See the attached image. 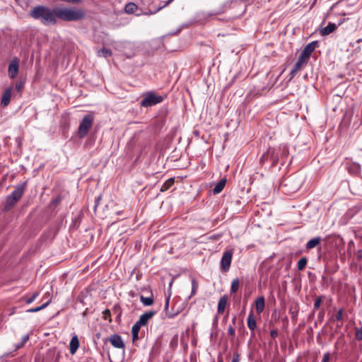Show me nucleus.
I'll return each instance as SVG.
<instances>
[{"label":"nucleus","instance_id":"nucleus-45","mask_svg":"<svg viewBox=\"0 0 362 362\" xmlns=\"http://www.w3.org/2000/svg\"><path fill=\"white\" fill-rule=\"evenodd\" d=\"M61 202V198L59 197L52 201L53 204H57Z\"/></svg>","mask_w":362,"mask_h":362},{"label":"nucleus","instance_id":"nucleus-52","mask_svg":"<svg viewBox=\"0 0 362 362\" xmlns=\"http://www.w3.org/2000/svg\"><path fill=\"white\" fill-rule=\"evenodd\" d=\"M323 315H324V313H320V314H319V317H321V318L322 319Z\"/></svg>","mask_w":362,"mask_h":362},{"label":"nucleus","instance_id":"nucleus-8","mask_svg":"<svg viewBox=\"0 0 362 362\" xmlns=\"http://www.w3.org/2000/svg\"><path fill=\"white\" fill-rule=\"evenodd\" d=\"M317 46V41H312L304 47L300 57L304 59L305 60L308 61L311 54L313 52V51Z\"/></svg>","mask_w":362,"mask_h":362},{"label":"nucleus","instance_id":"nucleus-12","mask_svg":"<svg viewBox=\"0 0 362 362\" xmlns=\"http://www.w3.org/2000/svg\"><path fill=\"white\" fill-rule=\"evenodd\" d=\"M13 88L9 87L5 90V91L3 93L1 100V106L2 107H5L8 105L11 101V93H12Z\"/></svg>","mask_w":362,"mask_h":362},{"label":"nucleus","instance_id":"nucleus-29","mask_svg":"<svg viewBox=\"0 0 362 362\" xmlns=\"http://www.w3.org/2000/svg\"><path fill=\"white\" fill-rule=\"evenodd\" d=\"M29 335L28 334H26L25 336H23L21 339V342L18 343L16 346V349H21L22 348L23 346H24V345L25 344V343L29 340Z\"/></svg>","mask_w":362,"mask_h":362},{"label":"nucleus","instance_id":"nucleus-38","mask_svg":"<svg viewBox=\"0 0 362 362\" xmlns=\"http://www.w3.org/2000/svg\"><path fill=\"white\" fill-rule=\"evenodd\" d=\"M331 355L329 352L325 353L322 357V362H329L330 361Z\"/></svg>","mask_w":362,"mask_h":362},{"label":"nucleus","instance_id":"nucleus-44","mask_svg":"<svg viewBox=\"0 0 362 362\" xmlns=\"http://www.w3.org/2000/svg\"><path fill=\"white\" fill-rule=\"evenodd\" d=\"M357 259L358 260H361L362 259V251L361 250H358L357 252Z\"/></svg>","mask_w":362,"mask_h":362},{"label":"nucleus","instance_id":"nucleus-55","mask_svg":"<svg viewBox=\"0 0 362 362\" xmlns=\"http://www.w3.org/2000/svg\"><path fill=\"white\" fill-rule=\"evenodd\" d=\"M218 362H223V361H218Z\"/></svg>","mask_w":362,"mask_h":362},{"label":"nucleus","instance_id":"nucleus-27","mask_svg":"<svg viewBox=\"0 0 362 362\" xmlns=\"http://www.w3.org/2000/svg\"><path fill=\"white\" fill-rule=\"evenodd\" d=\"M307 262L308 260L306 257H302L301 259H300L297 265L298 269L300 271L303 270L305 268Z\"/></svg>","mask_w":362,"mask_h":362},{"label":"nucleus","instance_id":"nucleus-10","mask_svg":"<svg viewBox=\"0 0 362 362\" xmlns=\"http://www.w3.org/2000/svg\"><path fill=\"white\" fill-rule=\"evenodd\" d=\"M307 63L308 61L305 60L304 59L299 56L297 62H296V64H294V66H293L292 69L290 71L289 76L291 78H293L296 75V74L301 69L303 66H304Z\"/></svg>","mask_w":362,"mask_h":362},{"label":"nucleus","instance_id":"nucleus-20","mask_svg":"<svg viewBox=\"0 0 362 362\" xmlns=\"http://www.w3.org/2000/svg\"><path fill=\"white\" fill-rule=\"evenodd\" d=\"M226 183V179H222L219 182H218L214 188L213 189V192L214 194H219L224 188Z\"/></svg>","mask_w":362,"mask_h":362},{"label":"nucleus","instance_id":"nucleus-41","mask_svg":"<svg viewBox=\"0 0 362 362\" xmlns=\"http://www.w3.org/2000/svg\"><path fill=\"white\" fill-rule=\"evenodd\" d=\"M178 314V313H170V312H165V316L168 317V318H173L175 317Z\"/></svg>","mask_w":362,"mask_h":362},{"label":"nucleus","instance_id":"nucleus-51","mask_svg":"<svg viewBox=\"0 0 362 362\" xmlns=\"http://www.w3.org/2000/svg\"><path fill=\"white\" fill-rule=\"evenodd\" d=\"M283 151L286 153L288 151V149L286 147H284Z\"/></svg>","mask_w":362,"mask_h":362},{"label":"nucleus","instance_id":"nucleus-50","mask_svg":"<svg viewBox=\"0 0 362 362\" xmlns=\"http://www.w3.org/2000/svg\"><path fill=\"white\" fill-rule=\"evenodd\" d=\"M235 321H236V317H234L232 319V322H233V324H235Z\"/></svg>","mask_w":362,"mask_h":362},{"label":"nucleus","instance_id":"nucleus-16","mask_svg":"<svg viewBox=\"0 0 362 362\" xmlns=\"http://www.w3.org/2000/svg\"><path fill=\"white\" fill-rule=\"evenodd\" d=\"M265 306V299L263 296L258 297L255 300V308L258 314L263 312Z\"/></svg>","mask_w":362,"mask_h":362},{"label":"nucleus","instance_id":"nucleus-28","mask_svg":"<svg viewBox=\"0 0 362 362\" xmlns=\"http://www.w3.org/2000/svg\"><path fill=\"white\" fill-rule=\"evenodd\" d=\"M199 284L194 278H192V293L189 296L191 298L192 296L195 295L197 290L198 288Z\"/></svg>","mask_w":362,"mask_h":362},{"label":"nucleus","instance_id":"nucleus-17","mask_svg":"<svg viewBox=\"0 0 362 362\" xmlns=\"http://www.w3.org/2000/svg\"><path fill=\"white\" fill-rule=\"evenodd\" d=\"M228 302V297L226 296H223L220 298L218 303L217 312L218 314H221L224 312L226 304Z\"/></svg>","mask_w":362,"mask_h":362},{"label":"nucleus","instance_id":"nucleus-22","mask_svg":"<svg viewBox=\"0 0 362 362\" xmlns=\"http://www.w3.org/2000/svg\"><path fill=\"white\" fill-rule=\"evenodd\" d=\"M140 300L145 306H150L153 303V296L151 293V296L149 297H144V296H140Z\"/></svg>","mask_w":362,"mask_h":362},{"label":"nucleus","instance_id":"nucleus-53","mask_svg":"<svg viewBox=\"0 0 362 362\" xmlns=\"http://www.w3.org/2000/svg\"><path fill=\"white\" fill-rule=\"evenodd\" d=\"M291 315H292V318H293L294 317H296L295 313H294L293 312H291Z\"/></svg>","mask_w":362,"mask_h":362},{"label":"nucleus","instance_id":"nucleus-23","mask_svg":"<svg viewBox=\"0 0 362 362\" xmlns=\"http://www.w3.org/2000/svg\"><path fill=\"white\" fill-rule=\"evenodd\" d=\"M174 182H175L174 177L169 178L162 185V186L160 187V191L161 192L167 191L174 184Z\"/></svg>","mask_w":362,"mask_h":362},{"label":"nucleus","instance_id":"nucleus-15","mask_svg":"<svg viewBox=\"0 0 362 362\" xmlns=\"http://www.w3.org/2000/svg\"><path fill=\"white\" fill-rule=\"evenodd\" d=\"M79 347V340L77 335H74L69 343V350L71 354H74Z\"/></svg>","mask_w":362,"mask_h":362},{"label":"nucleus","instance_id":"nucleus-1","mask_svg":"<svg viewBox=\"0 0 362 362\" xmlns=\"http://www.w3.org/2000/svg\"><path fill=\"white\" fill-rule=\"evenodd\" d=\"M29 16L35 20L40 21L45 25H55L57 19L64 21H77L86 16L82 8L54 7L51 8L47 6L39 5L33 7Z\"/></svg>","mask_w":362,"mask_h":362},{"label":"nucleus","instance_id":"nucleus-40","mask_svg":"<svg viewBox=\"0 0 362 362\" xmlns=\"http://www.w3.org/2000/svg\"><path fill=\"white\" fill-rule=\"evenodd\" d=\"M174 0H162L161 3H163V5L160 7L159 9L164 8L169 5L171 2H173Z\"/></svg>","mask_w":362,"mask_h":362},{"label":"nucleus","instance_id":"nucleus-14","mask_svg":"<svg viewBox=\"0 0 362 362\" xmlns=\"http://www.w3.org/2000/svg\"><path fill=\"white\" fill-rule=\"evenodd\" d=\"M336 28L337 25L335 23L329 22L327 26L320 30V33L322 36H326L333 33Z\"/></svg>","mask_w":362,"mask_h":362},{"label":"nucleus","instance_id":"nucleus-54","mask_svg":"<svg viewBox=\"0 0 362 362\" xmlns=\"http://www.w3.org/2000/svg\"><path fill=\"white\" fill-rule=\"evenodd\" d=\"M214 337L213 332L211 333V337L212 338Z\"/></svg>","mask_w":362,"mask_h":362},{"label":"nucleus","instance_id":"nucleus-37","mask_svg":"<svg viewBox=\"0 0 362 362\" xmlns=\"http://www.w3.org/2000/svg\"><path fill=\"white\" fill-rule=\"evenodd\" d=\"M24 83L22 81H18L16 83L15 88L18 92H21L23 87Z\"/></svg>","mask_w":362,"mask_h":362},{"label":"nucleus","instance_id":"nucleus-34","mask_svg":"<svg viewBox=\"0 0 362 362\" xmlns=\"http://www.w3.org/2000/svg\"><path fill=\"white\" fill-rule=\"evenodd\" d=\"M343 312L344 310L342 308L339 309L334 317V320L337 321H341L343 319Z\"/></svg>","mask_w":362,"mask_h":362},{"label":"nucleus","instance_id":"nucleus-31","mask_svg":"<svg viewBox=\"0 0 362 362\" xmlns=\"http://www.w3.org/2000/svg\"><path fill=\"white\" fill-rule=\"evenodd\" d=\"M322 298H323V296H318L315 299V303H314V310H316L320 308L322 300Z\"/></svg>","mask_w":362,"mask_h":362},{"label":"nucleus","instance_id":"nucleus-48","mask_svg":"<svg viewBox=\"0 0 362 362\" xmlns=\"http://www.w3.org/2000/svg\"><path fill=\"white\" fill-rule=\"evenodd\" d=\"M352 245H354V242L353 241H350L349 243V245H348L349 247L350 248Z\"/></svg>","mask_w":362,"mask_h":362},{"label":"nucleus","instance_id":"nucleus-24","mask_svg":"<svg viewBox=\"0 0 362 362\" xmlns=\"http://www.w3.org/2000/svg\"><path fill=\"white\" fill-rule=\"evenodd\" d=\"M240 287V280L239 279L236 278L233 279L231 282V286H230V293H235Z\"/></svg>","mask_w":362,"mask_h":362},{"label":"nucleus","instance_id":"nucleus-36","mask_svg":"<svg viewBox=\"0 0 362 362\" xmlns=\"http://www.w3.org/2000/svg\"><path fill=\"white\" fill-rule=\"evenodd\" d=\"M355 337L357 340H362V328L356 329Z\"/></svg>","mask_w":362,"mask_h":362},{"label":"nucleus","instance_id":"nucleus-4","mask_svg":"<svg viewBox=\"0 0 362 362\" xmlns=\"http://www.w3.org/2000/svg\"><path fill=\"white\" fill-rule=\"evenodd\" d=\"M94 122V117L91 114L86 115L82 120L81 121L78 130H77V136L82 139L85 137L89 131V129L92 127Z\"/></svg>","mask_w":362,"mask_h":362},{"label":"nucleus","instance_id":"nucleus-6","mask_svg":"<svg viewBox=\"0 0 362 362\" xmlns=\"http://www.w3.org/2000/svg\"><path fill=\"white\" fill-rule=\"evenodd\" d=\"M233 250L232 249L226 250L223 252L221 259V268L224 272L229 270L231 264Z\"/></svg>","mask_w":362,"mask_h":362},{"label":"nucleus","instance_id":"nucleus-25","mask_svg":"<svg viewBox=\"0 0 362 362\" xmlns=\"http://www.w3.org/2000/svg\"><path fill=\"white\" fill-rule=\"evenodd\" d=\"M112 55V51L107 48H103L98 52V57H109Z\"/></svg>","mask_w":362,"mask_h":362},{"label":"nucleus","instance_id":"nucleus-49","mask_svg":"<svg viewBox=\"0 0 362 362\" xmlns=\"http://www.w3.org/2000/svg\"><path fill=\"white\" fill-rule=\"evenodd\" d=\"M362 42V38L358 39L356 42V43H359Z\"/></svg>","mask_w":362,"mask_h":362},{"label":"nucleus","instance_id":"nucleus-9","mask_svg":"<svg viewBox=\"0 0 362 362\" xmlns=\"http://www.w3.org/2000/svg\"><path fill=\"white\" fill-rule=\"evenodd\" d=\"M19 70V60L17 57H14L10 62L8 65V76L11 78H15Z\"/></svg>","mask_w":362,"mask_h":362},{"label":"nucleus","instance_id":"nucleus-11","mask_svg":"<svg viewBox=\"0 0 362 362\" xmlns=\"http://www.w3.org/2000/svg\"><path fill=\"white\" fill-rule=\"evenodd\" d=\"M157 313L156 310H149L142 314L138 322L142 326H145L148 324V321Z\"/></svg>","mask_w":362,"mask_h":362},{"label":"nucleus","instance_id":"nucleus-39","mask_svg":"<svg viewBox=\"0 0 362 362\" xmlns=\"http://www.w3.org/2000/svg\"><path fill=\"white\" fill-rule=\"evenodd\" d=\"M228 333L233 337L235 336V329L231 325H230L228 328Z\"/></svg>","mask_w":362,"mask_h":362},{"label":"nucleus","instance_id":"nucleus-5","mask_svg":"<svg viewBox=\"0 0 362 362\" xmlns=\"http://www.w3.org/2000/svg\"><path fill=\"white\" fill-rule=\"evenodd\" d=\"M163 100V97L156 94L153 91H148L143 94V99L140 105L142 107H151L161 103Z\"/></svg>","mask_w":362,"mask_h":362},{"label":"nucleus","instance_id":"nucleus-21","mask_svg":"<svg viewBox=\"0 0 362 362\" xmlns=\"http://www.w3.org/2000/svg\"><path fill=\"white\" fill-rule=\"evenodd\" d=\"M138 10V6L133 2H129L126 4L124 11L127 13L132 14Z\"/></svg>","mask_w":362,"mask_h":362},{"label":"nucleus","instance_id":"nucleus-35","mask_svg":"<svg viewBox=\"0 0 362 362\" xmlns=\"http://www.w3.org/2000/svg\"><path fill=\"white\" fill-rule=\"evenodd\" d=\"M38 296H39V293H38V292H35L30 298H28V299L26 300V303H27L28 304H30V303H33V302L36 299V298H37Z\"/></svg>","mask_w":362,"mask_h":362},{"label":"nucleus","instance_id":"nucleus-13","mask_svg":"<svg viewBox=\"0 0 362 362\" xmlns=\"http://www.w3.org/2000/svg\"><path fill=\"white\" fill-rule=\"evenodd\" d=\"M247 327L254 334V331L257 328L256 319L252 312H250L247 318Z\"/></svg>","mask_w":362,"mask_h":362},{"label":"nucleus","instance_id":"nucleus-3","mask_svg":"<svg viewBox=\"0 0 362 362\" xmlns=\"http://www.w3.org/2000/svg\"><path fill=\"white\" fill-rule=\"evenodd\" d=\"M26 188V182L19 184L15 187L14 190L6 197L4 210L11 209L23 197Z\"/></svg>","mask_w":362,"mask_h":362},{"label":"nucleus","instance_id":"nucleus-32","mask_svg":"<svg viewBox=\"0 0 362 362\" xmlns=\"http://www.w3.org/2000/svg\"><path fill=\"white\" fill-rule=\"evenodd\" d=\"M103 318L106 320H108L109 322L112 321L111 319V313L110 310L109 309H106L103 312Z\"/></svg>","mask_w":362,"mask_h":362},{"label":"nucleus","instance_id":"nucleus-46","mask_svg":"<svg viewBox=\"0 0 362 362\" xmlns=\"http://www.w3.org/2000/svg\"><path fill=\"white\" fill-rule=\"evenodd\" d=\"M232 362H239V356L236 355L232 359Z\"/></svg>","mask_w":362,"mask_h":362},{"label":"nucleus","instance_id":"nucleus-47","mask_svg":"<svg viewBox=\"0 0 362 362\" xmlns=\"http://www.w3.org/2000/svg\"><path fill=\"white\" fill-rule=\"evenodd\" d=\"M100 199H101V196H99V197L96 199V200H95V208H96V207H97V205L98 204V203H99V202H100Z\"/></svg>","mask_w":362,"mask_h":362},{"label":"nucleus","instance_id":"nucleus-43","mask_svg":"<svg viewBox=\"0 0 362 362\" xmlns=\"http://www.w3.org/2000/svg\"><path fill=\"white\" fill-rule=\"evenodd\" d=\"M169 303H170V296H168L166 299H165V311L167 312L168 311V307H169Z\"/></svg>","mask_w":362,"mask_h":362},{"label":"nucleus","instance_id":"nucleus-33","mask_svg":"<svg viewBox=\"0 0 362 362\" xmlns=\"http://www.w3.org/2000/svg\"><path fill=\"white\" fill-rule=\"evenodd\" d=\"M270 153H271V148H269L267 153H264L262 155V156L260 158V162L261 163H264L265 162L266 160H269V156H270Z\"/></svg>","mask_w":362,"mask_h":362},{"label":"nucleus","instance_id":"nucleus-2","mask_svg":"<svg viewBox=\"0 0 362 362\" xmlns=\"http://www.w3.org/2000/svg\"><path fill=\"white\" fill-rule=\"evenodd\" d=\"M303 185V180L300 177L291 176L284 179L280 187L285 194H292L300 189Z\"/></svg>","mask_w":362,"mask_h":362},{"label":"nucleus","instance_id":"nucleus-18","mask_svg":"<svg viewBox=\"0 0 362 362\" xmlns=\"http://www.w3.org/2000/svg\"><path fill=\"white\" fill-rule=\"evenodd\" d=\"M321 240L322 239L320 237H315V238L310 239L306 243V245H305L306 249L310 250V249H313V248L317 247V245H319L320 244Z\"/></svg>","mask_w":362,"mask_h":362},{"label":"nucleus","instance_id":"nucleus-30","mask_svg":"<svg viewBox=\"0 0 362 362\" xmlns=\"http://www.w3.org/2000/svg\"><path fill=\"white\" fill-rule=\"evenodd\" d=\"M269 160L272 161V165L274 166L278 162V156L275 155L274 150L271 148Z\"/></svg>","mask_w":362,"mask_h":362},{"label":"nucleus","instance_id":"nucleus-7","mask_svg":"<svg viewBox=\"0 0 362 362\" xmlns=\"http://www.w3.org/2000/svg\"><path fill=\"white\" fill-rule=\"evenodd\" d=\"M104 341H109L111 345L116 349L124 350L125 347V344L122 337L117 334H111L107 339L104 340Z\"/></svg>","mask_w":362,"mask_h":362},{"label":"nucleus","instance_id":"nucleus-42","mask_svg":"<svg viewBox=\"0 0 362 362\" xmlns=\"http://www.w3.org/2000/svg\"><path fill=\"white\" fill-rule=\"evenodd\" d=\"M270 335L272 338L275 339L278 336V331L276 329L271 330Z\"/></svg>","mask_w":362,"mask_h":362},{"label":"nucleus","instance_id":"nucleus-26","mask_svg":"<svg viewBox=\"0 0 362 362\" xmlns=\"http://www.w3.org/2000/svg\"><path fill=\"white\" fill-rule=\"evenodd\" d=\"M49 303H50V300H48L40 306H37V307L28 310L27 312L28 313H36V312L40 311L42 309L45 308Z\"/></svg>","mask_w":362,"mask_h":362},{"label":"nucleus","instance_id":"nucleus-19","mask_svg":"<svg viewBox=\"0 0 362 362\" xmlns=\"http://www.w3.org/2000/svg\"><path fill=\"white\" fill-rule=\"evenodd\" d=\"M141 327H142V325H140L138 321L132 326V340L134 341L139 339V330Z\"/></svg>","mask_w":362,"mask_h":362}]
</instances>
